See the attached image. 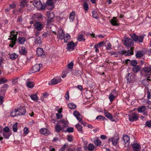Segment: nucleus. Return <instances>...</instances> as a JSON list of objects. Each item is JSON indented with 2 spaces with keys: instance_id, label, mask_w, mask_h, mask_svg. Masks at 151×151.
I'll use <instances>...</instances> for the list:
<instances>
[{
  "instance_id": "nucleus-7",
  "label": "nucleus",
  "mask_w": 151,
  "mask_h": 151,
  "mask_svg": "<svg viewBox=\"0 0 151 151\" xmlns=\"http://www.w3.org/2000/svg\"><path fill=\"white\" fill-rule=\"evenodd\" d=\"M76 45L73 41L69 42L67 44L66 49L68 51H70L73 50L74 49V47L76 46Z\"/></svg>"
},
{
  "instance_id": "nucleus-22",
  "label": "nucleus",
  "mask_w": 151,
  "mask_h": 151,
  "mask_svg": "<svg viewBox=\"0 0 151 151\" xmlns=\"http://www.w3.org/2000/svg\"><path fill=\"white\" fill-rule=\"evenodd\" d=\"M26 41V39L25 37H19L18 38V42L19 44H23Z\"/></svg>"
},
{
  "instance_id": "nucleus-55",
  "label": "nucleus",
  "mask_w": 151,
  "mask_h": 151,
  "mask_svg": "<svg viewBox=\"0 0 151 151\" xmlns=\"http://www.w3.org/2000/svg\"><path fill=\"white\" fill-rule=\"evenodd\" d=\"M36 18L38 19H42L43 17L42 14H39L36 15Z\"/></svg>"
},
{
  "instance_id": "nucleus-57",
  "label": "nucleus",
  "mask_w": 151,
  "mask_h": 151,
  "mask_svg": "<svg viewBox=\"0 0 151 151\" xmlns=\"http://www.w3.org/2000/svg\"><path fill=\"white\" fill-rule=\"evenodd\" d=\"M73 62L70 63L68 65V69H71L73 68Z\"/></svg>"
},
{
  "instance_id": "nucleus-41",
  "label": "nucleus",
  "mask_w": 151,
  "mask_h": 151,
  "mask_svg": "<svg viewBox=\"0 0 151 151\" xmlns=\"http://www.w3.org/2000/svg\"><path fill=\"white\" fill-rule=\"evenodd\" d=\"M60 122L63 124V128H64L67 126V122L63 119H61L60 121Z\"/></svg>"
},
{
  "instance_id": "nucleus-1",
  "label": "nucleus",
  "mask_w": 151,
  "mask_h": 151,
  "mask_svg": "<svg viewBox=\"0 0 151 151\" xmlns=\"http://www.w3.org/2000/svg\"><path fill=\"white\" fill-rule=\"evenodd\" d=\"M17 35V32L13 30L10 32V35L9 36L10 37L8 38V40H11L10 42V44L9 45V47L12 48L16 44Z\"/></svg>"
},
{
  "instance_id": "nucleus-54",
  "label": "nucleus",
  "mask_w": 151,
  "mask_h": 151,
  "mask_svg": "<svg viewBox=\"0 0 151 151\" xmlns=\"http://www.w3.org/2000/svg\"><path fill=\"white\" fill-rule=\"evenodd\" d=\"M46 3L47 5L50 6H52L53 4L52 1L50 0H47L46 1Z\"/></svg>"
},
{
  "instance_id": "nucleus-62",
  "label": "nucleus",
  "mask_w": 151,
  "mask_h": 151,
  "mask_svg": "<svg viewBox=\"0 0 151 151\" xmlns=\"http://www.w3.org/2000/svg\"><path fill=\"white\" fill-rule=\"evenodd\" d=\"M105 44L104 42L103 41L99 43L97 45H96V46L98 47H101L103 46Z\"/></svg>"
},
{
  "instance_id": "nucleus-60",
  "label": "nucleus",
  "mask_w": 151,
  "mask_h": 151,
  "mask_svg": "<svg viewBox=\"0 0 151 151\" xmlns=\"http://www.w3.org/2000/svg\"><path fill=\"white\" fill-rule=\"evenodd\" d=\"M3 132H9L10 129L9 127L7 126H6L3 129Z\"/></svg>"
},
{
  "instance_id": "nucleus-12",
  "label": "nucleus",
  "mask_w": 151,
  "mask_h": 151,
  "mask_svg": "<svg viewBox=\"0 0 151 151\" xmlns=\"http://www.w3.org/2000/svg\"><path fill=\"white\" fill-rule=\"evenodd\" d=\"M123 141L124 142V144L126 147H128L130 143L129 137L127 135H123L122 138Z\"/></svg>"
},
{
  "instance_id": "nucleus-2",
  "label": "nucleus",
  "mask_w": 151,
  "mask_h": 151,
  "mask_svg": "<svg viewBox=\"0 0 151 151\" xmlns=\"http://www.w3.org/2000/svg\"><path fill=\"white\" fill-rule=\"evenodd\" d=\"M145 35L142 34L138 36L135 33H133L130 34V36L132 39L135 42H143Z\"/></svg>"
},
{
  "instance_id": "nucleus-46",
  "label": "nucleus",
  "mask_w": 151,
  "mask_h": 151,
  "mask_svg": "<svg viewBox=\"0 0 151 151\" xmlns=\"http://www.w3.org/2000/svg\"><path fill=\"white\" fill-rule=\"evenodd\" d=\"M94 143L95 145L99 146L100 145L101 143V142L100 140L99 139H96L94 141Z\"/></svg>"
},
{
  "instance_id": "nucleus-48",
  "label": "nucleus",
  "mask_w": 151,
  "mask_h": 151,
  "mask_svg": "<svg viewBox=\"0 0 151 151\" xmlns=\"http://www.w3.org/2000/svg\"><path fill=\"white\" fill-rule=\"evenodd\" d=\"M17 123H16L15 124H14L13 126L12 129L15 132H16L17 131Z\"/></svg>"
},
{
  "instance_id": "nucleus-6",
  "label": "nucleus",
  "mask_w": 151,
  "mask_h": 151,
  "mask_svg": "<svg viewBox=\"0 0 151 151\" xmlns=\"http://www.w3.org/2000/svg\"><path fill=\"white\" fill-rule=\"evenodd\" d=\"M34 26L36 30L41 31L44 28V26L40 22H35L34 24Z\"/></svg>"
},
{
  "instance_id": "nucleus-50",
  "label": "nucleus",
  "mask_w": 151,
  "mask_h": 151,
  "mask_svg": "<svg viewBox=\"0 0 151 151\" xmlns=\"http://www.w3.org/2000/svg\"><path fill=\"white\" fill-rule=\"evenodd\" d=\"M92 16L93 17L96 19H98V14L97 13L96 11H93L92 12Z\"/></svg>"
},
{
  "instance_id": "nucleus-19",
  "label": "nucleus",
  "mask_w": 151,
  "mask_h": 151,
  "mask_svg": "<svg viewBox=\"0 0 151 151\" xmlns=\"http://www.w3.org/2000/svg\"><path fill=\"white\" fill-rule=\"evenodd\" d=\"M54 17V15L53 13H50L49 14L47 20V23L48 24H50L52 22V20Z\"/></svg>"
},
{
  "instance_id": "nucleus-49",
  "label": "nucleus",
  "mask_w": 151,
  "mask_h": 151,
  "mask_svg": "<svg viewBox=\"0 0 151 151\" xmlns=\"http://www.w3.org/2000/svg\"><path fill=\"white\" fill-rule=\"evenodd\" d=\"M94 148V146L93 144H90L88 146V149L89 150L91 151L93 150Z\"/></svg>"
},
{
  "instance_id": "nucleus-51",
  "label": "nucleus",
  "mask_w": 151,
  "mask_h": 151,
  "mask_svg": "<svg viewBox=\"0 0 151 151\" xmlns=\"http://www.w3.org/2000/svg\"><path fill=\"white\" fill-rule=\"evenodd\" d=\"M145 125L146 126L149 127H151V120L147 121L145 123Z\"/></svg>"
},
{
  "instance_id": "nucleus-10",
  "label": "nucleus",
  "mask_w": 151,
  "mask_h": 151,
  "mask_svg": "<svg viewBox=\"0 0 151 151\" xmlns=\"http://www.w3.org/2000/svg\"><path fill=\"white\" fill-rule=\"evenodd\" d=\"M133 49L134 48L133 47H131L130 50H128L127 52L126 50H122L120 51H118V52L121 55H122L127 53V55L129 56L133 54Z\"/></svg>"
},
{
  "instance_id": "nucleus-21",
  "label": "nucleus",
  "mask_w": 151,
  "mask_h": 151,
  "mask_svg": "<svg viewBox=\"0 0 151 151\" xmlns=\"http://www.w3.org/2000/svg\"><path fill=\"white\" fill-rule=\"evenodd\" d=\"M19 53L21 55H25L27 54L26 49L24 47H22L21 49L19 50Z\"/></svg>"
},
{
  "instance_id": "nucleus-28",
  "label": "nucleus",
  "mask_w": 151,
  "mask_h": 151,
  "mask_svg": "<svg viewBox=\"0 0 151 151\" xmlns=\"http://www.w3.org/2000/svg\"><path fill=\"white\" fill-rule=\"evenodd\" d=\"M63 129L64 128H63V127H61L58 124H57L55 126V130L57 133H59L60 131Z\"/></svg>"
},
{
  "instance_id": "nucleus-15",
  "label": "nucleus",
  "mask_w": 151,
  "mask_h": 151,
  "mask_svg": "<svg viewBox=\"0 0 151 151\" xmlns=\"http://www.w3.org/2000/svg\"><path fill=\"white\" fill-rule=\"evenodd\" d=\"M33 4L34 6L36 7L38 9L42 8V4L40 0H35L33 1Z\"/></svg>"
},
{
  "instance_id": "nucleus-31",
  "label": "nucleus",
  "mask_w": 151,
  "mask_h": 151,
  "mask_svg": "<svg viewBox=\"0 0 151 151\" xmlns=\"http://www.w3.org/2000/svg\"><path fill=\"white\" fill-rule=\"evenodd\" d=\"M77 40L80 42L84 41L85 40V39L83 37V35L82 34H80L78 36Z\"/></svg>"
},
{
  "instance_id": "nucleus-13",
  "label": "nucleus",
  "mask_w": 151,
  "mask_h": 151,
  "mask_svg": "<svg viewBox=\"0 0 151 151\" xmlns=\"http://www.w3.org/2000/svg\"><path fill=\"white\" fill-rule=\"evenodd\" d=\"M119 140V137H117L114 136L111 138L109 139L108 142H111L113 145H116Z\"/></svg>"
},
{
  "instance_id": "nucleus-52",
  "label": "nucleus",
  "mask_w": 151,
  "mask_h": 151,
  "mask_svg": "<svg viewBox=\"0 0 151 151\" xmlns=\"http://www.w3.org/2000/svg\"><path fill=\"white\" fill-rule=\"evenodd\" d=\"M66 131L69 133L73 132L74 131V129L73 127H68L66 129Z\"/></svg>"
},
{
  "instance_id": "nucleus-42",
  "label": "nucleus",
  "mask_w": 151,
  "mask_h": 151,
  "mask_svg": "<svg viewBox=\"0 0 151 151\" xmlns=\"http://www.w3.org/2000/svg\"><path fill=\"white\" fill-rule=\"evenodd\" d=\"M67 139L68 142H72L73 141V137L71 135H68L67 136Z\"/></svg>"
},
{
  "instance_id": "nucleus-27",
  "label": "nucleus",
  "mask_w": 151,
  "mask_h": 151,
  "mask_svg": "<svg viewBox=\"0 0 151 151\" xmlns=\"http://www.w3.org/2000/svg\"><path fill=\"white\" fill-rule=\"evenodd\" d=\"M19 114L18 113L17 109H15L14 110L12 111L10 113V116L13 117L18 116Z\"/></svg>"
},
{
  "instance_id": "nucleus-25",
  "label": "nucleus",
  "mask_w": 151,
  "mask_h": 151,
  "mask_svg": "<svg viewBox=\"0 0 151 151\" xmlns=\"http://www.w3.org/2000/svg\"><path fill=\"white\" fill-rule=\"evenodd\" d=\"M9 86L7 84H5L3 85L1 88V91L4 92H5L9 88Z\"/></svg>"
},
{
  "instance_id": "nucleus-36",
  "label": "nucleus",
  "mask_w": 151,
  "mask_h": 151,
  "mask_svg": "<svg viewBox=\"0 0 151 151\" xmlns=\"http://www.w3.org/2000/svg\"><path fill=\"white\" fill-rule=\"evenodd\" d=\"M143 70L144 72L148 73V74L150 73L149 72L151 71V67L150 66V67L144 68Z\"/></svg>"
},
{
  "instance_id": "nucleus-29",
  "label": "nucleus",
  "mask_w": 151,
  "mask_h": 151,
  "mask_svg": "<svg viewBox=\"0 0 151 151\" xmlns=\"http://www.w3.org/2000/svg\"><path fill=\"white\" fill-rule=\"evenodd\" d=\"M70 35L68 33H67L65 35V36H64V38L63 39L64 40V42L65 43H67L68 40L70 39Z\"/></svg>"
},
{
  "instance_id": "nucleus-23",
  "label": "nucleus",
  "mask_w": 151,
  "mask_h": 151,
  "mask_svg": "<svg viewBox=\"0 0 151 151\" xmlns=\"http://www.w3.org/2000/svg\"><path fill=\"white\" fill-rule=\"evenodd\" d=\"M146 107L144 106H139L137 109V111L139 113H142L146 110Z\"/></svg>"
},
{
  "instance_id": "nucleus-33",
  "label": "nucleus",
  "mask_w": 151,
  "mask_h": 151,
  "mask_svg": "<svg viewBox=\"0 0 151 151\" xmlns=\"http://www.w3.org/2000/svg\"><path fill=\"white\" fill-rule=\"evenodd\" d=\"M111 24L114 26H117L119 25V24L117 23V21L116 20V18L113 17L111 19Z\"/></svg>"
},
{
  "instance_id": "nucleus-40",
  "label": "nucleus",
  "mask_w": 151,
  "mask_h": 151,
  "mask_svg": "<svg viewBox=\"0 0 151 151\" xmlns=\"http://www.w3.org/2000/svg\"><path fill=\"white\" fill-rule=\"evenodd\" d=\"M27 2L26 0H23L21 1L20 6L21 8H24L27 4Z\"/></svg>"
},
{
  "instance_id": "nucleus-53",
  "label": "nucleus",
  "mask_w": 151,
  "mask_h": 151,
  "mask_svg": "<svg viewBox=\"0 0 151 151\" xmlns=\"http://www.w3.org/2000/svg\"><path fill=\"white\" fill-rule=\"evenodd\" d=\"M115 98L114 96L112 94H110L109 98L111 102H112Z\"/></svg>"
},
{
  "instance_id": "nucleus-38",
  "label": "nucleus",
  "mask_w": 151,
  "mask_h": 151,
  "mask_svg": "<svg viewBox=\"0 0 151 151\" xmlns=\"http://www.w3.org/2000/svg\"><path fill=\"white\" fill-rule=\"evenodd\" d=\"M68 107L71 109H74L76 107V104H74L73 103H70L68 104Z\"/></svg>"
},
{
  "instance_id": "nucleus-43",
  "label": "nucleus",
  "mask_w": 151,
  "mask_h": 151,
  "mask_svg": "<svg viewBox=\"0 0 151 151\" xmlns=\"http://www.w3.org/2000/svg\"><path fill=\"white\" fill-rule=\"evenodd\" d=\"M143 55L142 52V51H139L136 54V56L137 58H140Z\"/></svg>"
},
{
  "instance_id": "nucleus-30",
  "label": "nucleus",
  "mask_w": 151,
  "mask_h": 151,
  "mask_svg": "<svg viewBox=\"0 0 151 151\" xmlns=\"http://www.w3.org/2000/svg\"><path fill=\"white\" fill-rule=\"evenodd\" d=\"M11 133L10 132H3V135L4 138L8 139L9 138L10 136L11 135Z\"/></svg>"
},
{
  "instance_id": "nucleus-4",
  "label": "nucleus",
  "mask_w": 151,
  "mask_h": 151,
  "mask_svg": "<svg viewBox=\"0 0 151 151\" xmlns=\"http://www.w3.org/2000/svg\"><path fill=\"white\" fill-rule=\"evenodd\" d=\"M124 45L127 47H129L134 45V41L132 39L127 37L125 38Z\"/></svg>"
},
{
  "instance_id": "nucleus-3",
  "label": "nucleus",
  "mask_w": 151,
  "mask_h": 151,
  "mask_svg": "<svg viewBox=\"0 0 151 151\" xmlns=\"http://www.w3.org/2000/svg\"><path fill=\"white\" fill-rule=\"evenodd\" d=\"M73 115L76 117L77 119L79 121L81 124L83 125L84 126H86V123L82 121V116L78 112L76 111H75L73 112Z\"/></svg>"
},
{
  "instance_id": "nucleus-11",
  "label": "nucleus",
  "mask_w": 151,
  "mask_h": 151,
  "mask_svg": "<svg viewBox=\"0 0 151 151\" xmlns=\"http://www.w3.org/2000/svg\"><path fill=\"white\" fill-rule=\"evenodd\" d=\"M41 64H36L34 65L31 69L32 73H35L38 72L40 70Z\"/></svg>"
},
{
  "instance_id": "nucleus-61",
  "label": "nucleus",
  "mask_w": 151,
  "mask_h": 151,
  "mask_svg": "<svg viewBox=\"0 0 151 151\" xmlns=\"http://www.w3.org/2000/svg\"><path fill=\"white\" fill-rule=\"evenodd\" d=\"M82 74L81 71L79 70H78L76 71L75 75L76 76H79L81 75Z\"/></svg>"
},
{
  "instance_id": "nucleus-24",
  "label": "nucleus",
  "mask_w": 151,
  "mask_h": 151,
  "mask_svg": "<svg viewBox=\"0 0 151 151\" xmlns=\"http://www.w3.org/2000/svg\"><path fill=\"white\" fill-rule=\"evenodd\" d=\"M78 131L81 134L83 133L82 130V127L79 124H76L75 125Z\"/></svg>"
},
{
  "instance_id": "nucleus-39",
  "label": "nucleus",
  "mask_w": 151,
  "mask_h": 151,
  "mask_svg": "<svg viewBox=\"0 0 151 151\" xmlns=\"http://www.w3.org/2000/svg\"><path fill=\"white\" fill-rule=\"evenodd\" d=\"M148 78L146 79H144L142 81V84L144 86H146L147 85H148L149 83L148 82V81H150L151 80L147 78Z\"/></svg>"
},
{
  "instance_id": "nucleus-9",
  "label": "nucleus",
  "mask_w": 151,
  "mask_h": 151,
  "mask_svg": "<svg viewBox=\"0 0 151 151\" xmlns=\"http://www.w3.org/2000/svg\"><path fill=\"white\" fill-rule=\"evenodd\" d=\"M135 76L132 73H128V76H126V78L128 81V82L129 83H132L135 81Z\"/></svg>"
},
{
  "instance_id": "nucleus-5",
  "label": "nucleus",
  "mask_w": 151,
  "mask_h": 151,
  "mask_svg": "<svg viewBox=\"0 0 151 151\" xmlns=\"http://www.w3.org/2000/svg\"><path fill=\"white\" fill-rule=\"evenodd\" d=\"M128 117L129 121L131 122H133L138 120L139 116L137 113H133L129 115Z\"/></svg>"
},
{
  "instance_id": "nucleus-58",
  "label": "nucleus",
  "mask_w": 151,
  "mask_h": 151,
  "mask_svg": "<svg viewBox=\"0 0 151 151\" xmlns=\"http://www.w3.org/2000/svg\"><path fill=\"white\" fill-rule=\"evenodd\" d=\"M137 62L136 60H132L131 61V64L133 66V67L134 66L136 65H137Z\"/></svg>"
},
{
  "instance_id": "nucleus-56",
  "label": "nucleus",
  "mask_w": 151,
  "mask_h": 151,
  "mask_svg": "<svg viewBox=\"0 0 151 151\" xmlns=\"http://www.w3.org/2000/svg\"><path fill=\"white\" fill-rule=\"evenodd\" d=\"M110 54H111V55H114L116 57H117L118 56V53L116 52H113V51L110 52H109Z\"/></svg>"
},
{
  "instance_id": "nucleus-35",
  "label": "nucleus",
  "mask_w": 151,
  "mask_h": 151,
  "mask_svg": "<svg viewBox=\"0 0 151 151\" xmlns=\"http://www.w3.org/2000/svg\"><path fill=\"white\" fill-rule=\"evenodd\" d=\"M18 57V56L15 53L11 54L10 55V58L12 60L16 59Z\"/></svg>"
},
{
  "instance_id": "nucleus-37",
  "label": "nucleus",
  "mask_w": 151,
  "mask_h": 151,
  "mask_svg": "<svg viewBox=\"0 0 151 151\" xmlns=\"http://www.w3.org/2000/svg\"><path fill=\"white\" fill-rule=\"evenodd\" d=\"M26 85L27 87L30 88H32L34 87L33 83L32 82H27Z\"/></svg>"
},
{
  "instance_id": "nucleus-8",
  "label": "nucleus",
  "mask_w": 151,
  "mask_h": 151,
  "mask_svg": "<svg viewBox=\"0 0 151 151\" xmlns=\"http://www.w3.org/2000/svg\"><path fill=\"white\" fill-rule=\"evenodd\" d=\"M104 113L105 116L109 119L110 120L111 122L115 121L114 118L111 115V114L107 110L104 109Z\"/></svg>"
},
{
  "instance_id": "nucleus-17",
  "label": "nucleus",
  "mask_w": 151,
  "mask_h": 151,
  "mask_svg": "<svg viewBox=\"0 0 151 151\" xmlns=\"http://www.w3.org/2000/svg\"><path fill=\"white\" fill-rule=\"evenodd\" d=\"M65 33L63 30L59 29L58 32V37L60 40H62L64 38Z\"/></svg>"
},
{
  "instance_id": "nucleus-34",
  "label": "nucleus",
  "mask_w": 151,
  "mask_h": 151,
  "mask_svg": "<svg viewBox=\"0 0 151 151\" xmlns=\"http://www.w3.org/2000/svg\"><path fill=\"white\" fill-rule=\"evenodd\" d=\"M75 13L74 12H71L69 17V19L70 21L73 22L74 19Z\"/></svg>"
},
{
  "instance_id": "nucleus-26",
  "label": "nucleus",
  "mask_w": 151,
  "mask_h": 151,
  "mask_svg": "<svg viewBox=\"0 0 151 151\" xmlns=\"http://www.w3.org/2000/svg\"><path fill=\"white\" fill-rule=\"evenodd\" d=\"M30 96L32 100L36 102L38 101V98L36 93L31 95Z\"/></svg>"
},
{
  "instance_id": "nucleus-45",
  "label": "nucleus",
  "mask_w": 151,
  "mask_h": 151,
  "mask_svg": "<svg viewBox=\"0 0 151 151\" xmlns=\"http://www.w3.org/2000/svg\"><path fill=\"white\" fill-rule=\"evenodd\" d=\"M68 146V144L67 143L65 144L59 150L62 151H64L65 150L66 147Z\"/></svg>"
},
{
  "instance_id": "nucleus-18",
  "label": "nucleus",
  "mask_w": 151,
  "mask_h": 151,
  "mask_svg": "<svg viewBox=\"0 0 151 151\" xmlns=\"http://www.w3.org/2000/svg\"><path fill=\"white\" fill-rule=\"evenodd\" d=\"M36 53L38 56H45V53L43 49L41 48L38 47L37 48Z\"/></svg>"
},
{
  "instance_id": "nucleus-14",
  "label": "nucleus",
  "mask_w": 151,
  "mask_h": 151,
  "mask_svg": "<svg viewBox=\"0 0 151 151\" xmlns=\"http://www.w3.org/2000/svg\"><path fill=\"white\" fill-rule=\"evenodd\" d=\"M62 81L60 77H59L57 78H53L50 81V82L49 83V85H54L57 84L58 83Z\"/></svg>"
},
{
  "instance_id": "nucleus-44",
  "label": "nucleus",
  "mask_w": 151,
  "mask_h": 151,
  "mask_svg": "<svg viewBox=\"0 0 151 151\" xmlns=\"http://www.w3.org/2000/svg\"><path fill=\"white\" fill-rule=\"evenodd\" d=\"M7 81V80L4 78H0V84L6 83Z\"/></svg>"
},
{
  "instance_id": "nucleus-63",
  "label": "nucleus",
  "mask_w": 151,
  "mask_h": 151,
  "mask_svg": "<svg viewBox=\"0 0 151 151\" xmlns=\"http://www.w3.org/2000/svg\"><path fill=\"white\" fill-rule=\"evenodd\" d=\"M35 42L36 44L40 45L41 43V41L40 39L37 38L35 39Z\"/></svg>"
},
{
  "instance_id": "nucleus-32",
  "label": "nucleus",
  "mask_w": 151,
  "mask_h": 151,
  "mask_svg": "<svg viewBox=\"0 0 151 151\" xmlns=\"http://www.w3.org/2000/svg\"><path fill=\"white\" fill-rule=\"evenodd\" d=\"M40 132L41 133L44 135H47L48 134V130L45 128H42L40 129Z\"/></svg>"
},
{
  "instance_id": "nucleus-16",
  "label": "nucleus",
  "mask_w": 151,
  "mask_h": 151,
  "mask_svg": "<svg viewBox=\"0 0 151 151\" xmlns=\"http://www.w3.org/2000/svg\"><path fill=\"white\" fill-rule=\"evenodd\" d=\"M19 116L24 115L26 112L25 108L24 107H20L19 108L17 109Z\"/></svg>"
},
{
  "instance_id": "nucleus-20",
  "label": "nucleus",
  "mask_w": 151,
  "mask_h": 151,
  "mask_svg": "<svg viewBox=\"0 0 151 151\" xmlns=\"http://www.w3.org/2000/svg\"><path fill=\"white\" fill-rule=\"evenodd\" d=\"M141 68V67L139 65H136L133 67L132 71L134 73H137L140 70Z\"/></svg>"
},
{
  "instance_id": "nucleus-64",
  "label": "nucleus",
  "mask_w": 151,
  "mask_h": 151,
  "mask_svg": "<svg viewBox=\"0 0 151 151\" xmlns=\"http://www.w3.org/2000/svg\"><path fill=\"white\" fill-rule=\"evenodd\" d=\"M22 21V16H20L18 17L17 19V22L19 23H21Z\"/></svg>"
},
{
  "instance_id": "nucleus-59",
  "label": "nucleus",
  "mask_w": 151,
  "mask_h": 151,
  "mask_svg": "<svg viewBox=\"0 0 151 151\" xmlns=\"http://www.w3.org/2000/svg\"><path fill=\"white\" fill-rule=\"evenodd\" d=\"M112 49V46L110 43H109L106 47V50H110Z\"/></svg>"
},
{
  "instance_id": "nucleus-47",
  "label": "nucleus",
  "mask_w": 151,
  "mask_h": 151,
  "mask_svg": "<svg viewBox=\"0 0 151 151\" xmlns=\"http://www.w3.org/2000/svg\"><path fill=\"white\" fill-rule=\"evenodd\" d=\"M83 7L84 9L86 11H87L88 10V6L87 2H85L83 4Z\"/></svg>"
}]
</instances>
